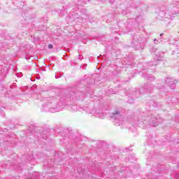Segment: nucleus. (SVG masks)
I'll list each match as a JSON object with an SVG mask.
<instances>
[{
  "label": "nucleus",
  "instance_id": "obj_1",
  "mask_svg": "<svg viewBox=\"0 0 179 179\" xmlns=\"http://www.w3.org/2000/svg\"><path fill=\"white\" fill-rule=\"evenodd\" d=\"M178 13H179V1H176V6H171L165 12L160 11L159 13V16H161V17H164V20L166 21V19L173 20V17H176V15H177Z\"/></svg>",
  "mask_w": 179,
  "mask_h": 179
},
{
  "label": "nucleus",
  "instance_id": "obj_2",
  "mask_svg": "<svg viewBox=\"0 0 179 179\" xmlns=\"http://www.w3.org/2000/svg\"><path fill=\"white\" fill-rule=\"evenodd\" d=\"M43 111H49L50 113H58L61 111V108L58 106L57 100L49 99L42 106Z\"/></svg>",
  "mask_w": 179,
  "mask_h": 179
},
{
  "label": "nucleus",
  "instance_id": "obj_3",
  "mask_svg": "<svg viewBox=\"0 0 179 179\" xmlns=\"http://www.w3.org/2000/svg\"><path fill=\"white\" fill-rule=\"evenodd\" d=\"M112 119L114 120L115 125H120L122 121L121 120H122V116H121V115H120V112L117 110L115 113H113Z\"/></svg>",
  "mask_w": 179,
  "mask_h": 179
},
{
  "label": "nucleus",
  "instance_id": "obj_4",
  "mask_svg": "<svg viewBox=\"0 0 179 179\" xmlns=\"http://www.w3.org/2000/svg\"><path fill=\"white\" fill-rule=\"evenodd\" d=\"M160 122H162V119L159 117H152L149 120L150 125H152V127H157V125H159V124H160Z\"/></svg>",
  "mask_w": 179,
  "mask_h": 179
},
{
  "label": "nucleus",
  "instance_id": "obj_5",
  "mask_svg": "<svg viewBox=\"0 0 179 179\" xmlns=\"http://www.w3.org/2000/svg\"><path fill=\"white\" fill-rule=\"evenodd\" d=\"M165 82L169 87H171V89H174V87H176V84L177 83V80L171 78H166Z\"/></svg>",
  "mask_w": 179,
  "mask_h": 179
},
{
  "label": "nucleus",
  "instance_id": "obj_6",
  "mask_svg": "<svg viewBox=\"0 0 179 179\" xmlns=\"http://www.w3.org/2000/svg\"><path fill=\"white\" fill-rule=\"evenodd\" d=\"M90 114H94L95 117H97L98 118L103 119L104 118V115L99 111H94L92 110L91 112H90Z\"/></svg>",
  "mask_w": 179,
  "mask_h": 179
},
{
  "label": "nucleus",
  "instance_id": "obj_7",
  "mask_svg": "<svg viewBox=\"0 0 179 179\" xmlns=\"http://www.w3.org/2000/svg\"><path fill=\"white\" fill-rule=\"evenodd\" d=\"M142 124H146L145 120L143 121V119L139 118L138 122V125H142Z\"/></svg>",
  "mask_w": 179,
  "mask_h": 179
},
{
  "label": "nucleus",
  "instance_id": "obj_8",
  "mask_svg": "<svg viewBox=\"0 0 179 179\" xmlns=\"http://www.w3.org/2000/svg\"><path fill=\"white\" fill-rule=\"evenodd\" d=\"M156 57H155V59H156L157 61H162V56H160L159 55H156Z\"/></svg>",
  "mask_w": 179,
  "mask_h": 179
},
{
  "label": "nucleus",
  "instance_id": "obj_9",
  "mask_svg": "<svg viewBox=\"0 0 179 179\" xmlns=\"http://www.w3.org/2000/svg\"><path fill=\"white\" fill-rule=\"evenodd\" d=\"M71 108H72V110H73V111H76L78 109L76 108V106H73L72 107H71Z\"/></svg>",
  "mask_w": 179,
  "mask_h": 179
},
{
  "label": "nucleus",
  "instance_id": "obj_10",
  "mask_svg": "<svg viewBox=\"0 0 179 179\" xmlns=\"http://www.w3.org/2000/svg\"><path fill=\"white\" fill-rule=\"evenodd\" d=\"M173 52H177V54H179V46Z\"/></svg>",
  "mask_w": 179,
  "mask_h": 179
},
{
  "label": "nucleus",
  "instance_id": "obj_11",
  "mask_svg": "<svg viewBox=\"0 0 179 179\" xmlns=\"http://www.w3.org/2000/svg\"><path fill=\"white\" fill-rule=\"evenodd\" d=\"M149 80H155V77H148Z\"/></svg>",
  "mask_w": 179,
  "mask_h": 179
},
{
  "label": "nucleus",
  "instance_id": "obj_12",
  "mask_svg": "<svg viewBox=\"0 0 179 179\" xmlns=\"http://www.w3.org/2000/svg\"><path fill=\"white\" fill-rule=\"evenodd\" d=\"M48 48H49L50 50H51V48H52V44H49V45H48Z\"/></svg>",
  "mask_w": 179,
  "mask_h": 179
},
{
  "label": "nucleus",
  "instance_id": "obj_13",
  "mask_svg": "<svg viewBox=\"0 0 179 179\" xmlns=\"http://www.w3.org/2000/svg\"><path fill=\"white\" fill-rule=\"evenodd\" d=\"M162 36H163V34H160V37H162Z\"/></svg>",
  "mask_w": 179,
  "mask_h": 179
},
{
  "label": "nucleus",
  "instance_id": "obj_14",
  "mask_svg": "<svg viewBox=\"0 0 179 179\" xmlns=\"http://www.w3.org/2000/svg\"><path fill=\"white\" fill-rule=\"evenodd\" d=\"M154 41H157V39H155Z\"/></svg>",
  "mask_w": 179,
  "mask_h": 179
}]
</instances>
